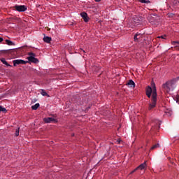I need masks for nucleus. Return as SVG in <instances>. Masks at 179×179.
<instances>
[{"label":"nucleus","mask_w":179,"mask_h":179,"mask_svg":"<svg viewBox=\"0 0 179 179\" xmlns=\"http://www.w3.org/2000/svg\"><path fill=\"white\" fill-rule=\"evenodd\" d=\"M146 96L149 99L151 97V103H149L148 110H153L156 107L157 103V92L156 90V86H154L152 89L150 86L146 88Z\"/></svg>","instance_id":"1"},{"label":"nucleus","mask_w":179,"mask_h":179,"mask_svg":"<svg viewBox=\"0 0 179 179\" xmlns=\"http://www.w3.org/2000/svg\"><path fill=\"white\" fill-rule=\"evenodd\" d=\"M178 80L179 76L164 84L163 87L165 92L166 93H170V92H173V90H174V88L176 87L177 82H178Z\"/></svg>","instance_id":"2"},{"label":"nucleus","mask_w":179,"mask_h":179,"mask_svg":"<svg viewBox=\"0 0 179 179\" xmlns=\"http://www.w3.org/2000/svg\"><path fill=\"white\" fill-rule=\"evenodd\" d=\"M148 20L150 21V23H151V24H155V26H157V24L160 23V17L156 14H151L148 17Z\"/></svg>","instance_id":"3"},{"label":"nucleus","mask_w":179,"mask_h":179,"mask_svg":"<svg viewBox=\"0 0 179 179\" xmlns=\"http://www.w3.org/2000/svg\"><path fill=\"white\" fill-rule=\"evenodd\" d=\"M14 9H15V10H17V12H26L27 10V7L24 5L23 6L15 5L14 6Z\"/></svg>","instance_id":"4"},{"label":"nucleus","mask_w":179,"mask_h":179,"mask_svg":"<svg viewBox=\"0 0 179 179\" xmlns=\"http://www.w3.org/2000/svg\"><path fill=\"white\" fill-rule=\"evenodd\" d=\"M13 62L14 66H17V65H26V64H27V62H26L22 59H15V60H13Z\"/></svg>","instance_id":"5"},{"label":"nucleus","mask_w":179,"mask_h":179,"mask_svg":"<svg viewBox=\"0 0 179 179\" xmlns=\"http://www.w3.org/2000/svg\"><path fill=\"white\" fill-rule=\"evenodd\" d=\"M155 124H156V126H153L152 127V131H159L160 129V121L159 120H155Z\"/></svg>","instance_id":"6"},{"label":"nucleus","mask_w":179,"mask_h":179,"mask_svg":"<svg viewBox=\"0 0 179 179\" xmlns=\"http://www.w3.org/2000/svg\"><path fill=\"white\" fill-rule=\"evenodd\" d=\"M27 59H28L29 62H32L33 64H38V59H37L33 56L28 57Z\"/></svg>","instance_id":"7"},{"label":"nucleus","mask_w":179,"mask_h":179,"mask_svg":"<svg viewBox=\"0 0 179 179\" xmlns=\"http://www.w3.org/2000/svg\"><path fill=\"white\" fill-rule=\"evenodd\" d=\"M44 121L47 123V124H50L51 122H58V121H57V120H55L54 117H46L44 119Z\"/></svg>","instance_id":"8"},{"label":"nucleus","mask_w":179,"mask_h":179,"mask_svg":"<svg viewBox=\"0 0 179 179\" xmlns=\"http://www.w3.org/2000/svg\"><path fill=\"white\" fill-rule=\"evenodd\" d=\"M80 16L84 20V22H85L86 23L89 22V17H87V13L83 12L80 13Z\"/></svg>","instance_id":"9"},{"label":"nucleus","mask_w":179,"mask_h":179,"mask_svg":"<svg viewBox=\"0 0 179 179\" xmlns=\"http://www.w3.org/2000/svg\"><path fill=\"white\" fill-rule=\"evenodd\" d=\"M142 37H143V34H136L134 35V41H138L140 38H142Z\"/></svg>","instance_id":"10"},{"label":"nucleus","mask_w":179,"mask_h":179,"mask_svg":"<svg viewBox=\"0 0 179 179\" xmlns=\"http://www.w3.org/2000/svg\"><path fill=\"white\" fill-rule=\"evenodd\" d=\"M126 85L128 86V87H135V82H134L132 80H129Z\"/></svg>","instance_id":"11"},{"label":"nucleus","mask_w":179,"mask_h":179,"mask_svg":"<svg viewBox=\"0 0 179 179\" xmlns=\"http://www.w3.org/2000/svg\"><path fill=\"white\" fill-rule=\"evenodd\" d=\"M145 169H146V162H145L144 163L140 164L137 167V170H145Z\"/></svg>","instance_id":"12"},{"label":"nucleus","mask_w":179,"mask_h":179,"mask_svg":"<svg viewBox=\"0 0 179 179\" xmlns=\"http://www.w3.org/2000/svg\"><path fill=\"white\" fill-rule=\"evenodd\" d=\"M171 44L174 45L176 50L179 51V41H172Z\"/></svg>","instance_id":"13"},{"label":"nucleus","mask_w":179,"mask_h":179,"mask_svg":"<svg viewBox=\"0 0 179 179\" xmlns=\"http://www.w3.org/2000/svg\"><path fill=\"white\" fill-rule=\"evenodd\" d=\"M15 51L16 50H15L10 49V50H3V52L4 54H13V52H15Z\"/></svg>","instance_id":"14"},{"label":"nucleus","mask_w":179,"mask_h":179,"mask_svg":"<svg viewBox=\"0 0 179 179\" xmlns=\"http://www.w3.org/2000/svg\"><path fill=\"white\" fill-rule=\"evenodd\" d=\"M172 5L174 8H178L179 7V1L178 0H174L172 3Z\"/></svg>","instance_id":"15"},{"label":"nucleus","mask_w":179,"mask_h":179,"mask_svg":"<svg viewBox=\"0 0 179 179\" xmlns=\"http://www.w3.org/2000/svg\"><path fill=\"white\" fill-rule=\"evenodd\" d=\"M43 41L45 43H50L51 41V37H50V36H45L43 38Z\"/></svg>","instance_id":"16"},{"label":"nucleus","mask_w":179,"mask_h":179,"mask_svg":"<svg viewBox=\"0 0 179 179\" xmlns=\"http://www.w3.org/2000/svg\"><path fill=\"white\" fill-rule=\"evenodd\" d=\"M157 148H160V144L157 143V144L152 145L150 148V150H155V149H157Z\"/></svg>","instance_id":"17"},{"label":"nucleus","mask_w":179,"mask_h":179,"mask_svg":"<svg viewBox=\"0 0 179 179\" xmlns=\"http://www.w3.org/2000/svg\"><path fill=\"white\" fill-rule=\"evenodd\" d=\"M41 94H42V96H46L47 97H50V95H48V94H47V92L44 90H41Z\"/></svg>","instance_id":"18"},{"label":"nucleus","mask_w":179,"mask_h":179,"mask_svg":"<svg viewBox=\"0 0 179 179\" xmlns=\"http://www.w3.org/2000/svg\"><path fill=\"white\" fill-rule=\"evenodd\" d=\"M1 62H2V64H3L4 65H6V66H10L9 65V64H8V62H6V60L4 58H1Z\"/></svg>","instance_id":"19"},{"label":"nucleus","mask_w":179,"mask_h":179,"mask_svg":"<svg viewBox=\"0 0 179 179\" xmlns=\"http://www.w3.org/2000/svg\"><path fill=\"white\" fill-rule=\"evenodd\" d=\"M6 43L8 45H15V43L12 42L10 40H6Z\"/></svg>","instance_id":"20"},{"label":"nucleus","mask_w":179,"mask_h":179,"mask_svg":"<svg viewBox=\"0 0 179 179\" xmlns=\"http://www.w3.org/2000/svg\"><path fill=\"white\" fill-rule=\"evenodd\" d=\"M40 107V103H36L31 106L32 110H37Z\"/></svg>","instance_id":"21"},{"label":"nucleus","mask_w":179,"mask_h":179,"mask_svg":"<svg viewBox=\"0 0 179 179\" xmlns=\"http://www.w3.org/2000/svg\"><path fill=\"white\" fill-rule=\"evenodd\" d=\"M138 2L141 3H150V1L149 0H138Z\"/></svg>","instance_id":"22"},{"label":"nucleus","mask_w":179,"mask_h":179,"mask_svg":"<svg viewBox=\"0 0 179 179\" xmlns=\"http://www.w3.org/2000/svg\"><path fill=\"white\" fill-rule=\"evenodd\" d=\"M6 108L0 106V113H6Z\"/></svg>","instance_id":"23"},{"label":"nucleus","mask_w":179,"mask_h":179,"mask_svg":"<svg viewBox=\"0 0 179 179\" xmlns=\"http://www.w3.org/2000/svg\"><path fill=\"white\" fill-rule=\"evenodd\" d=\"M28 55H29V57H36V54H34L33 52H29Z\"/></svg>","instance_id":"24"},{"label":"nucleus","mask_w":179,"mask_h":179,"mask_svg":"<svg viewBox=\"0 0 179 179\" xmlns=\"http://www.w3.org/2000/svg\"><path fill=\"white\" fill-rule=\"evenodd\" d=\"M19 128L16 129L15 131V136H19Z\"/></svg>","instance_id":"25"},{"label":"nucleus","mask_w":179,"mask_h":179,"mask_svg":"<svg viewBox=\"0 0 179 179\" xmlns=\"http://www.w3.org/2000/svg\"><path fill=\"white\" fill-rule=\"evenodd\" d=\"M169 17H174V14L173 13H170L168 14Z\"/></svg>","instance_id":"26"},{"label":"nucleus","mask_w":179,"mask_h":179,"mask_svg":"<svg viewBox=\"0 0 179 179\" xmlns=\"http://www.w3.org/2000/svg\"><path fill=\"white\" fill-rule=\"evenodd\" d=\"M158 38H162L163 40L166 39V36H158Z\"/></svg>","instance_id":"27"},{"label":"nucleus","mask_w":179,"mask_h":179,"mask_svg":"<svg viewBox=\"0 0 179 179\" xmlns=\"http://www.w3.org/2000/svg\"><path fill=\"white\" fill-rule=\"evenodd\" d=\"M136 170H138V168H136L134 170H133V171L131 172V174H134V173H135V171H136Z\"/></svg>","instance_id":"28"},{"label":"nucleus","mask_w":179,"mask_h":179,"mask_svg":"<svg viewBox=\"0 0 179 179\" xmlns=\"http://www.w3.org/2000/svg\"><path fill=\"white\" fill-rule=\"evenodd\" d=\"M176 103H179V95L176 96Z\"/></svg>","instance_id":"29"},{"label":"nucleus","mask_w":179,"mask_h":179,"mask_svg":"<svg viewBox=\"0 0 179 179\" xmlns=\"http://www.w3.org/2000/svg\"><path fill=\"white\" fill-rule=\"evenodd\" d=\"M3 41V38L0 37V43H2Z\"/></svg>","instance_id":"30"},{"label":"nucleus","mask_w":179,"mask_h":179,"mask_svg":"<svg viewBox=\"0 0 179 179\" xmlns=\"http://www.w3.org/2000/svg\"><path fill=\"white\" fill-rule=\"evenodd\" d=\"M101 0H95V2H100Z\"/></svg>","instance_id":"31"},{"label":"nucleus","mask_w":179,"mask_h":179,"mask_svg":"<svg viewBox=\"0 0 179 179\" xmlns=\"http://www.w3.org/2000/svg\"><path fill=\"white\" fill-rule=\"evenodd\" d=\"M117 142H118V143H120V142H121V141H117Z\"/></svg>","instance_id":"32"},{"label":"nucleus","mask_w":179,"mask_h":179,"mask_svg":"<svg viewBox=\"0 0 179 179\" xmlns=\"http://www.w3.org/2000/svg\"><path fill=\"white\" fill-rule=\"evenodd\" d=\"M85 52V50H83Z\"/></svg>","instance_id":"33"}]
</instances>
